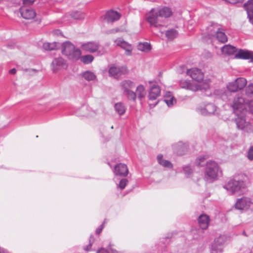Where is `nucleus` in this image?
Wrapping results in <instances>:
<instances>
[{
	"label": "nucleus",
	"instance_id": "f257e3e1",
	"mask_svg": "<svg viewBox=\"0 0 253 253\" xmlns=\"http://www.w3.org/2000/svg\"><path fill=\"white\" fill-rule=\"evenodd\" d=\"M187 74L197 83H195L187 81H184L180 84L182 88L196 91L199 90H206L210 87L209 84H202L200 83L204 78V74L200 69L196 68L188 69L187 71Z\"/></svg>",
	"mask_w": 253,
	"mask_h": 253
},
{
	"label": "nucleus",
	"instance_id": "f03ea898",
	"mask_svg": "<svg viewBox=\"0 0 253 253\" xmlns=\"http://www.w3.org/2000/svg\"><path fill=\"white\" fill-rule=\"evenodd\" d=\"M233 98L230 97L227 98L230 102L231 107L236 115L239 113L247 112V100L245 98V95L242 93H237L232 95Z\"/></svg>",
	"mask_w": 253,
	"mask_h": 253
},
{
	"label": "nucleus",
	"instance_id": "7ed1b4c3",
	"mask_svg": "<svg viewBox=\"0 0 253 253\" xmlns=\"http://www.w3.org/2000/svg\"><path fill=\"white\" fill-rule=\"evenodd\" d=\"M221 172L217 163L212 161L207 162L204 178L207 182H212L217 179L219 173Z\"/></svg>",
	"mask_w": 253,
	"mask_h": 253
},
{
	"label": "nucleus",
	"instance_id": "20e7f679",
	"mask_svg": "<svg viewBox=\"0 0 253 253\" xmlns=\"http://www.w3.org/2000/svg\"><path fill=\"white\" fill-rule=\"evenodd\" d=\"M223 188L232 195L236 193L241 194L246 191V184L243 180L232 179L223 186Z\"/></svg>",
	"mask_w": 253,
	"mask_h": 253
},
{
	"label": "nucleus",
	"instance_id": "39448f33",
	"mask_svg": "<svg viewBox=\"0 0 253 253\" xmlns=\"http://www.w3.org/2000/svg\"><path fill=\"white\" fill-rule=\"evenodd\" d=\"M62 53L69 59L77 60L81 55L80 49L75 47L74 45L69 41H66L62 44Z\"/></svg>",
	"mask_w": 253,
	"mask_h": 253
},
{
	"label": "nucleus",
	"instance_id": "423d86ee",
	"mask_svg": "<svg viewBox=\"0 0 253 253\" xmlns=\"http://www.w3.org/2000/svg\"><path fill=\"white\" fill-rule=\"evenodd\" d=\"M246 112L239 113L236 115L237 117L235 119V122L238 129H240L247 133L253 132V126L245 118Z\"/></svg>",
	"mask_w": 253,
	"mask_h": 253
},
{
	"label": "nucleus",
	"instance_id": "0eeeda50",
	"mask_svg": "<svg viewBox=\"0 0 253 253\" xmlns=\"http://www.w3.org/2000/svg\"><path fill=\"white\" fill-rule=\"evenodd\" d=\"M121 89L123 93L129 100L135 101L136 100V93L131 89L135 87V83L129 80H124L120 84Z\"/></svg>",
	"mask_w": 253,
	"mask_h": 253
},
{
	"label": "nucleus",
	"instance_id": "6e6552de",
	"mask_svg": "<svg viewBox=\"0 0 253 253\" xmlns=\"http://www.w3.org/2000/svg\"><path fill=\"white\" fill-rule=\"evenodd\" d=\"M146 18L151 26L157 28L163 25L161 20V17H159V14L157 8H152L146 15Z\"/></svg>",
	"mask_w": 253,
	"mask_h": 253
},
{
	"label": "nucleus",
	"instance_id": "1a4fd4ad",
	"mask_svg": "<svg viewBox=\"0 0 253 253\" xmlns=\"http://www.w3.org/2000/svg\"><path fill=\"white\" fill-rule=\"evenodd\" d=\"M225 239L224 235H220L215 238L211 245L210 253H222V245L225 242Z\"/></svg>",
	"mask_w": 253,
	"mask_h": 253
},
{
	"label": "nucleus",
	"instance_id": "9d476101",
	"mask_svg": "<svg viewBox=\"0 0 253 253\" xmlns=\"http://www.w3.org/2000/svg\"><path fill=\"white\" fill-rule=\"evenodd\" d=\"M235 207L236 209L240 210L252 209L253 208V202L250 198L243 197L237 200Z\"/></svg>",
	"mask_w": 253,
	"mask_h": 253
},
{
	"label": "nucleus",
	"instance_id": "9b49d317",
	"mask_svg": "<svg viewBox=\"0 0 253 253\" xmlns=\"http://www.w3.org/2000/svg\"><path fill=\"white\" fill-rule=\"evenodd\" d=\"M234 58L236 59L247 60L249 63H253V51L246 49H239L235 53Z\"/></svg>",
	"mask_w": 253,
	"mask_h": 253
},
{
	"label": "nucleus",
	"instance_id": "f8f14e48",
	"mask_svg": "<svg viewBox=\"0 0 253 253\" xmlns=\"http://www.w3.org/2000/svg\"><path fill=\"white\" fill-rule=\"evenodd\" d=\"M21 16L25 19H32L35 17V11L29 6L23 5L19 9Z\"/></svg>",
	"mask_w": 253,
	"mask_h": 253
},
{
	"label": "nucleus",
	"instance_id": "ddd939ff",
	"mask_svg": "<svg viewBox=\"0 0 253 253\" xmlns=\"http://www.w3.org/2000/svg\"><path fill=\"white\" fill-rule=\"evenodd\" d=\"M51 69L53 72L64 69L67 67L66 61L61 57L55 58L51 63Z\"/></svg>",
	"mask_w": 253,
	"mask_h": 253
},
{
	"label": "nucleus",
	"instance_id": "4468645a",
	"mask_svg": "<svg viewBox=\"0 0 253 253\" xmlns=\"http://www.w3.org/2000/svg\"><path fill=\"white\" fill-rule=\"evenodd\" d=\"M114 42L117 45L121 47L125 50V53L126 55H130L132 50L131 44L125 41L121 38H118L114 41Z\"/></svg>",
	"mask_w": 253,
	"mask_h": 253
},
{
	"label": "nucleus",
	"instance_id": "2eb2a0df",
	"mask_svg": "<svg viewBox=\"0 0 253 253\" xmlns=\"http://www.w3.org/2000/svg\"><path fill=\"white\" fill-rule=\"evenodd\" d=\"M213 26L216 27V30L213 33H211V35H216L217 40L222 43L225 42L227 41V37L225 35L223 30L220 28V25L218 24H213L210 28L211 29Z\"/></svg>",
	"mask_w": 253,
	"mask_h": 253
},
{
	"label": "nucleus",
	"instance_id": "dca6fc26",
	"mask_svg": "<svg viewBox=\"0 0 253 253\" xmlns=\"http://www.w3.org/2000/svg\"><path fill=\"white\" fill-rule=\"evenodd\" d=\"M113 171L115 175L126 176L128 174V170L126 165L120 163L115 166Z\"/></svg>",
	"mask_w": 253,
	"mask_h": 253
},
{
	"label": "nucleus",
	"instance_id": "f3484780",
	"mask_svg": "<svg viewBox=\"0 0 253 253\" xmlns=\"http://www.w3.org/2000/svg\"><path fill=\"white\" fill-rule=\"evenodd\" d=\"M81 47L84 50L93 53L98 49L99 44L96 42H89L82 44Z\"/></svg>",
	"mask_w": 253,
	"mask_h": 253
},
{
	"label": "nucleus",
	"instance_id": "a211bd4d",
	"mask_svg": "<svg viewBox=\"0 0 253 253\" xmlns=\"http://www.w3.org/2000/svg\"><path fill=\"white\" fill-rule=\"evenodd\" d=\"M161 89L160 87L156 84H153L150 88L148 94L149 100H155L160 95Z\"/></svg>",
	"mask_w": 253,
	"mask_h": 253
},
{
	"label": "nucleus",
	"instance_id": "6ab92c4d",
	"mask_svg": "<svg viewBox=\"0 0 253 253\" xmlns=\"http://www.w3.org/2000/svg\"><path fill=\"white\" fill-rule=\"evenodd\" d=\"M227 91L223 92L221 94V97L222 99L228 98L230 97L231 92H235L237 91L239 89L236 85L235 81L229 83L227 85Z\"/></svg>",
	"mask_w": 253,
	"mask_h": 253
},
{
	"label": "nucleus",
	"instance_id": "aec40b11",
	"mask_svg": "<svg viewBox=\"0 0 253 253\" xmlns=\"http://www.w3.org/2000/svg\"><path fill=\"white\" fill-rule=\"evenodd\" d=\"M120 18V15L118 12L110 10L106 13L104 20L107 23H113L119 20Z\"/></svg>",
	"mask_w": 253,
	"mask_h": 253
},
{
	"label": "nucleus",
	"instance_id": "412c9836",
	"mask_svg": "<svg viewBox=\"0 0 253 253\" xmlns=\"http://www.w3.org/2000/svg\"><path fill=\"white\" fill-rule=\"evenodd\" d=\"M198 221L200 228L202 230H206L209 226L210 219L208 215L203 213L199 216Z\"/></svg>",
	"mask_w": 253,
	"mask_h": 253
},
{
	"label": "nucleus",
	"instance_id": "4be33fe9",
	"mask_svg": "<svg viewBox=\"0 0 253 253\" xmlns=\"http://www.w3.org/2000/svg\"><path fill=\"white\" fill-rule=\"evenodd\" d=\"M159 14V17L162 18H168L172 14V11L170 8L164 6L161 8H157Z\"/></svg>",
	"mask_w": 253,
	"mask_h": 253
},
{
	"label": "nucleus",
	"instance_id": "5701e85b",
	"mask_svg": "<svg viewBox=\"0 0 253 253\" xmlns=\"http://www.w3.org/2000/svg\"><path fill=\"white\" fill-rule=\"evenodd\" d=\"M173 149L178 155H182L184 154V152L187 150V145L182 142H179L173 145Z\"/></svg>",
	"mask_w": 253,
	"mask_h": 253
},
{
	"label": "nucleus",
	"instance_id": "b1692460",
	"mask_svg": "<svg viewBox=\"0 0 253 253\" xmlns=\"http://www.w3.org/2000/svg\"><path fill=\"white\" fill-rule=\"evenodd\" d=\"M157 159L159 164L162 167L168 169L172 168L173 165L172 163L170 161L164 159L163 155L159 154L157 157Z\"/></svg>",
	"mask_w": 253,
	"mask_h": 253
},
{
	"label": "nucleus",
	"instance_id": "393cba45",
	"mask_svg": "<svg viewBox=\"0 0 253 253\" xmlns=\"http://www.w3.org/2000/svg\"><path fill=\"white\" fill-rule=\"evenodd\" d=\"M238 50L236 47L229 44L225 45L221 48L222 53L227 55H232L236 53Z\"/></svg>",
	"mask_w": 253,
	"mask_h": 253
},
{
	"label": "nucleus",
	"instance_id": "a878e982",
	"mask_svg": "<svg viewBox=\"0 0 253 253\" xmlns=\"http://www.w3.org/2000/svg\"><path fill=\"white\" fill-rule=\"evenodd\" d=\"M81 76L87 81H93L96 79V76L90 71H85L81 73Z\"/></svg>",
	"mask_w": 253,
	"mask_h": 253
},
{
	"label": "nucleus",
	"instance_id": "bb28decb",
	"mask_svg": "<svg viewBox=\"0 0 253 253\" xmlns=\"http://www.w3.org/2000/svg\"><path fill=\"white\" fill-rule=\"evenodd\" d=\"M134 92L136 93V98L137 97L140 100L144 98L146 95L145 87L142 84H140L137 86L136 92Z\"/></svg>",
	"mask_w": 253,
	"mask_h": 253
},
{
	"label": "nucleus",
	"instance_id": "cd10ccee",
	"mask_svg": "<svg viewBox=\"0 0 253 253\" xmlns=\"http://www.w3.org/2000/svg\"><path fill=\"white\" fill-rule=\"evenodd\" d=\"M164 101L168 107H170L173 106L174 103H176V99L172 96L171 92H167L165 95Z\"/></svg>",
	"mask_w": 253,
	"mask_h": 253
},
{
	"label": "nucleus",
	"instance_id": "c85d7f7f",
	"mask_svg": "<svg viewBox=\"0 0 253 253\" xmlns=\"http://www.w3.org/2000/svg\"><path fill=\"white\" fill-rule=\"evenodd\" d=\"M59 46V43L56 42H45L43 44L42 47L45 50H53L58 49Z\"/></svg>",
	"mask_w": 253,
	"mask_h": 253
},
{
	"label": "nucleus",
	"instance_id": "c756f323",
	"mask_svg": "<svg viewBox=\"0 0 253 253\" xmlns=\"http://www.w3.org/2000/svg\"><path fill=\"white\" fill-rule=\"evenodd\" d=\"M244 7L247 11L248 16H250L253 13V0H249L244 3Z\"/></svg>",
	"mask_w": 253,
	"mask_h": 253
},
{
	"label": "nucleus",
	"instance_id": "7c9ffc66",
	"mask_svg": "<svg viewBox=\"0 0 253 253\" xmlns=\"http://www.w3.org/2000/svg\"><path fill=\"white\" fill-rule=\"evenodd\" d=\"M114 108L116 112L120 115H122L126 112V108L124 104L121 102L116 103L114 105Z\"/></svg>",
	"mask_w": 253,
	"mask_h": 253
},
{
	"label": "nucleus",
	"instance_id": "2f4dec72",
	"mask_svg": "<svg viewBox=\"0 0 253 253\" xmlns=\"http://www.w3.org/2000/svg\"><path fill=\"white\" fill-rule=\"evenodd\" d=\"M139 50L148 52L151 49V45L150 43L144 42L143 43H140L137 46Z\"/></svg>",
	"mask_w": 253,
	"mask_h": 253
},
{
	"label": "nucleus",
	"instance_id": "473e14b6",
	"mask_svg": "<svg viewBox=\"0 0 253 253\" xmlns=\"http://www.w3.org/2000/svg\"><path fill=\"white\" fill-rule=\"evenodd\" d=\"M234 81L239 90L242 89L247 84V81L244 78H237Z\"/></svg>",
	"mask_w": 253,
	"mask_h": 253
},
{
	"label": "nucleus",
	"instance_id": "72a5a7b5",
	"mask_svg": "<svg viewBox=\"0 0 253 253\" xmlns=\"http://www.w3.org/2000/svg\"><path fill=\"white\" fill-rule=\"evenodd\" d=\"M216 107L212 103H209L205 105V109L207 111L208 115L214 114L216 111Z\"/></svg>",
	"mask_w": 253,
	"mask_h": 253
},
{
	"label": "nucleus",
	"instance_id": "f704fd0d",
	"mask_svg": "<svg viewBox=\"0 0 253 253\" xmlns=\"http://www.w3.org/2000/svg\"><path fill=\"white\" fill-rule=\"evenodd\" d=\"M207 155H203L196 159L195 164L198 167H203L206 164V160L208 159Z\"/></svg>",
	"mask_w": 253,
	"mask_h": 253
},
{
	"label": "nucleus",
	"instance_id": "c9c22d12",
	"mask_svg": "<svg viewBox=\"0 0 253 253\" xmlns=\"http://www.w3.org/2000/svg\"><path fill=\"white\" fill-rule=\"evenodd\" d=\"M121 72L120 68L115 66H112L109 70V74L111 76L117 78Z\"/></svg>",
	"mask_w": 253,
	"mask_h": 253
},
{
	"label": "nucleus",
	"instance_id": "e433bc0d",
	"mask_svg": "<svg viewBox=\"0 0 253 253\" xmlns=\"http://www.w3.org/2000/svg\"><path fill=\"white\" fill-rule=\"evenodd\" d=\"M69 15L74 19L81 20L84 18V13L81 11L73 12Z\"/></svg>",
	"mask_w": 253,
	"mask_h": 253
},
{
	"label": "nucleus",
	"instance_id": "4c0bfd02",
	"mask_svg": "<svg viewBox=\"0 0 253 253\" xmlns=\"http://www.w3.org/2000/svg\"><path fill=\"white\" fill-rule=\"evenodd\" d=\"M178 33L176 30L174 29H170L168 30L166 33V36L169 40H172L175 38L177 36Z\"/></svg>",
	"mask_w": 253,
	"mask_h": 253
},
{
	"label": "nucleus",
	"instance_id": "58836bf2",
	"mask_svg": "<svg viewBox=\"0 0 253 253\" xmlns=\"http://www.w3.org/2000/svg\"><path fill=\"white\" fill-rule=\"evenodd\" d=\"M94 57L91 55H86L81 57V61L84 64H87L93 60Z\"/></svg>",
	"mask_w": 253,
	"mask_h": 253
},
{
	"label": "nucleus",
	"instance_id": "ea45409f",
	"mask_svg": "<svg viewBox=\"0 0 253 253\" xmlns=\"http://www.w3.org/2000/svg\"><path fill=\"white\" fill-rule=\"evenodd\" d=\"M96 253H118V252L116 250L112 249L110 244L107 249L100 248L97 251Z\"/></svg>",
	"mask_w": 253,
	"mask_h": 253
},
{
	"label": "nucleus",
	"instance_id": "a19ab883",
	"mask_svg": "<svg viewBox=\"0 0 253 253\" xmlns=\"http://www.w3.org/2000/svg\"><path fill=\"white\" fill-rule=\"evenodd\" d=\"M184 172L187 177H189L193 173V169L189 166H185L183 168Z\"/></svg>",
	"mask_w": 253,
	"mask_h": 253
},
{
	"label": "nucleus",
	"instance_id": "79ce46f5",
	"mask_svg": "<svg viewBox=\"0 0 253 253\" xmlns=\"http://www.w3.org/2000/svg\"><path fill=\"white\" fill-rule=\"evenodd\" d=\"M246 95L248 96H253V84H250L246 88Z\"/></svg>",
	"mask_w": 253,
	"mask_h": 253
},
{
	"label": "nucleus",
	"instance_id": "37998d69",
	"mask_svg": "<svg viewBox=\"0 0 253 253\" xmlns=\"http://www.w3.org/2000/svg\"><path fill=\"white\" fill-rule=\"evenodd\" d=\"M197 112L202 115L208 116L207 111L205 109V105L204 107L200 106L196 109Z\"/></svg>",
	"mask_w": 253,
	"mask_h": 253
},
{
	"label": "nucleus",
	"instance_id": "c03bdc74",
	"mask_svg": "<svg viewBox=\"0 0 253 253\" xmlns=\"http://www.w3.org/2000/svg\"><path fill=\"white\" fill-rule=\"evenodd\" d=\"M127 182L128 180L126 178H123L120 181L118 187L122 190L124 189L126 187Z\"/></svg>",
	"mask_w": 253,
	"mask_h": 253
},
{
	"label": "nucleus",
	"instance_id": "a18cd8bd",
	"mask_svg": "<svg viewBox=\"0 0 253 253\" xmlns=\"http://www.w3.org/2000/svg\"><path fill=\"white\" fill-rule=\"evenodd\" d=\"M248 110L251 113L253 114V99L247 102V111Z\"/></svg>",
	"mask_w": 253,
	"mask_h": 253
},
{
	"label": "nucleus",
	"instance_id": "49530a36",
	"mask_svg": "<svg viewBox=\"0 0 253 253\" xmlns=\"http://www.w3.org/2000/svg\"><path fill=\"white\" fill-rule=\"evenodd\" d=\"M247 157L250 161L253 160V146L250 147L248 152L247 153Z\"/></svg>",
	"mask_w": 253,
	"mask_h": 253
},
{
	"label": "nucleus",
	"instance_id": "de8ad7c7",
	"mask_svg": "<svg viewBox=\"0 0 253 253\" xmlns=\"http://www.w3.org/2000/svg\"><path fill=\"white\" fill-rule=\"evenodd\" d=\"M213 24H217V23H212L211 24L210 26H209L208 28V34L209 36H213L214 35H211V33H213L215 30H216V27H214L213 26L211 29H210V28Z\"/></svg>",
	"mask_w": 253,
	"mask_h": 253
},
{
	"label": "nucleus",
	"instance_id": "09e8293b",
	"mask_svg": "<svg viewBox=\"0 0 253 253\" xmlns=\"http://www.w3.org/2000/svg\"><path fill=\"white\" fill-rule=\"evenodd\" d=\"M105 223L106 220L105 219L103 223L96 229L95 233L96 234L99 235L102 232L103 229L104 228V224Z\"/></svg>",
	"mask_w": 253,
	"mask_h": 253
},
{
	"label": "nucleus",
	"instance_id": "8fccbe9b",
	"mask_svg": "<svg viewBox=\"0 0 253 253\" xmlns=\"http://www.w3.org/2000/svg\"><path fill=\"white\" fill-rule=\"evenodd\" d=\"M93 242V237H92L91 236L90 238V239H89V244L87 246H86L84 248V250L85 251H90V249H91V246H92Z\"/></svg>",
	"mask_w": 253,
	"mask_h": 253
},
{
	"label": "nucleus",
	"instance_id": "3c124183",
	"mask_svg": "<svg viewBox=\"0 0 253 253\" xmlns=\"http://www.w3.org/2000/svg\"><path fill=\"white\" fill-rule=\"evenodd\" d=\"M35 0H23V5L29 6L32 4Z\"/></svg>",
	"mask_w": 253,
	"mask_h": 253
},
{
	"label": "nucleus",
	"instance_id": "603ef678",
	"mask_svg": "<svg viewBox=\"0 0 253 253\" xmlns=\"http://www.w3.org/2000/svg\"><path fill=\"white\" fill-rule=\"evenodd\" d=\"M16 70L15 68H13L9 71V73L14 75L16 73Z\"/></svg>",
	"mask_w": 253,
	"mask_h": 253
},
{
	"label": "nucleus",
	"instance_id": "864d4df0",
	"mask_svg": "<svg viewBox=\"0 0 253 253\" xmlns=\"http://www.w3.org/2000/svg\"><path fill=\"white\" fill-rule=\"evenodd\" d=\"M0 253H8V252L7 250L0 247Z\"/></svg>",
	"mask_w": 253,
	"mask_h": 253
},
{
	"label": "nucleus",
	"instance_id": "5fc2aeb1",
	"mask_svg": "<svg viewBox=\"0 0 253 253\" xmlns=\"http://www.w3.org/2000/svg\"><path fill=\"white\" fill-rule=\"evenodd\" d=\"M248 17L250 20V21L253 24V13L251 16Z\"/></svg>",
	"mask_w": 253,
	"mask_h": 253
},
{
	"label": "nucleus",
	"instance_id": "6e6d98bb",
	"mask_svg": "<svg viewBox=\"0 0 253 253\" xmlns=\"http://www.w3.org/2000/svg\"><path fill=\"white\" fill-rule=\"evenodd\" d=\"M87 106H86V105H83L81 108V110L82 111H84V110H86L87 109Z\"/></svg>",
	"mask_w": 253,
	"mask_h": 253
},
{
	"label": "nucleus",
	"instance_id": "4d7b16f0",
	"mask_svg": "<svg viewBox=\"0 0 253 253\" xmlns=\"http://www.w3.org/2000/svg\"><path fill=\"white\" fill-rule=\"evenodd\" d=\"M118 31V30L117 29H116V30L113 29V30H111L108 33H115V32H117Z\"/></svg>",
	"mask_w": 253,
	"mask_h": 253
},
{
	"label": "nucleus",
	"instance_id": "13d9d810",
	"mask_svg": "<svg viewBox=\"0 0 253 253\" xmlns=\"http://www.w3.org/2000/svg\"><path fill=\"white\" fill-rule=\"evenodd\" d=\"M77 115H81V116H88L89 114H87V113H84V114H78V113H77Z\"/></svg>",
	"mask_w": 253,
	"mask_h": 253
},
{
	"label": "nucleus",
	"instance_id": "bf43d9fd",
	"mask_svg": "<svg viewBox=\"0 0 253 253\" xmlns=\"http://www.w3.org/2000/svg\"><path fill=\"white\" fill-rule=\"evenodd\" d=\"M157 103H156L154 104H149V105L151 107V106H153V107H154L156 104H157Z\"/></svg>",
	"mask_w": 253,
	"mask_h": 253
},
{
	"label": "nucleus",
	"instance_id": "052dcab7",
	"mask_svg": "<svg viewBox=\"0 0 253 253\" xmlns=\"http://www.w3.org/2000/svg\"><path fill=\"white\" fill-rule=\"evenodd\" d=\"M56 33L57 34L58 33H59V30H57V31H56Z\"/></svg>",
	"mask_w": 253,
	"mask_h": 253
},
{
	"label": "nucleus",
	"instance_id": "680f3d73",
	"mask_svg": "<svg viewBox=\"0 0 253 253\" xmlns=\"http://www.w3.org/2000/svg\"><path fill=\"white\" fill-rule=\"evenodd\" d=\"M111 128L113 129V126H111Z\"/></svg>",
	"mask_w": 253,
	"mask_h": 253
},
{
	"label": "nucleus",
	"instance_id": "e2e57ef3",
	"mask_svg": "<svg viewBox=\"0 0 253 253\" xmlns=\"http://www.w3.org/2000/svg\"><path fill=\"white\" fill-rule=\"evenodd\" d=\"M149 83H150V84H151V83H152V82L150 81V82H149Z\"/></svg>",
	"mask_w": 253,
	"mask_h": 253
},
{
	"label": "nucleus",
	"instance_id": "0e129e2a",
	"mask_svg": "<svg viewBox=\"0 0 253 253\" xmlns=\"http://www.w3.org/2000/svg\"><path fill=\"white\" fill-rule=\"evenodd\" d=\"M1 0H0V1H1Z\"/></svg>",
	"mask_w": 253,
	"mask_h": 253
}]
</instances>
